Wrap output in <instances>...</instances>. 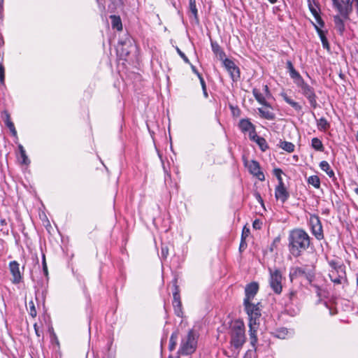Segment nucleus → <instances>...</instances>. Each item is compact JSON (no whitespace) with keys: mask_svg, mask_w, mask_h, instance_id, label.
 <instances>
[{"mask_svg":"<svg viewBox=\"0 0 358 358\" xmlns=\"http://www.w3.org/2000/svg\"><path fill=\"white\" fill-rule=\"evenodd\" d=\"M229 321L225 322L229 335V345L231 350L239 353L246 343L245 327L243 320L240 319L232 320L228 317Z\"/></svg>","mask_w":358,"mask_h":358,"instance_id":"1","label":"nucleus"},{"mask_svg":"<svg viewBox=\"0 0 358 358\" xmlns=\"http://www.w3.org/2000/svg\"><path fill=\"white\" fill-rule=\"evenodd\" d=\"M310 237L301 228H295L289 232L288 249L294 257H300L310 245Z\"/></svg>","mask_w":358,"mask_h":358,"instance_id":"2","label":"nucleus"},{"mask_svg":"<svg viewBox=\"0 0 358 358\" xmlns=\"http://www.w3.org/2000/svg\"><path fill=\"white\" fill-rule=\"evenodd\" d=\"M331 267L329 273V277L334 285H341L343 282H348L345 266L336 259L328 261Z\"/></svg>","mask_w":358,"mask_h":358,"instance_id":"3","label":"nucleus"},{"mask_svg":"<svg viewBox=\"0 0 358 358\" xmlns=\"http://www.w3.org/2000/svg\"><path fill=\"white\" fill-rule=\"evenodd\" d=\"M197 335L193 330H189L187 334L182 338L178 354L181 355H189L193 354L197 348Z\"/></svg>","mask_w":358,"mask_h":358,"instance_id":"4","label":"nucleus"},{"mask_svg":"<svg viewBox=\"0 0 358 358\" xmlns=\"http://www.w3.org/2000/svg\"><path fill=\"white\" fill-rule=\"evenodd\" d=\"M301 89V94L308 100L309 103L313 109L318 107L317 101V96L313 87L305 82L303 78L294 83Z\"/></svg>","mask_w":358,"mask_h":358,"instance_id":"5","label":"nucleus"},{"mask_svg":"<svg viewBox=\"0 0 358 358\" xmlns=\"http://www.w3.org/2000/svg\"><path fill=\"white\" fill-rule=\"evenodd\" d=\"M268 283L271 289L276 294H280L282 292V275L280 269L268 268Z\"/></svg>","mask_w":358,"mask_h":358,"instance_id":"6","label":"nucleus"},{"mask_svg":"<svg viewBox=\"0 0 358 358\" xmlns=\"http://www.w3.org/2000/svg\"><path fill=\"white\" fill-rule=\"evenodd\" d=\"M334 7L344 20L350 19V15L353 10V4L356 0H331Z\"/></svg>","mask_w":358,"mask_h":358,"instance_id":"7","label":"nucleus"},{"mask_svg":"<svg viewBox=\"0 0 358 358\" xmlns=\"http://www.w3.org/2000/svg\"><path fill=\"white\" fill-rule=\"evenodd\" d=\"M249 336L251 346L256 350L258 341L257 333L259 327V315H249Z\"/></svg>","mask_w":358,"mask_h":358,"instance_id":"8","label":"nucleus"},{"mask_svg":"<svg viewBox=\"0 0 358 358\" xmlns=\"http://www.w3.org/2000/svg\"><path fill=\"white\" fill-rule=\"evenodd\" d=\"M309 226L312 234L317 240L321 241L324 238L322 222L317 215L313 214L310 215Z\"/></svg>","mask_w":358,"mask_h":358,"instance_id":"9","label":"nucleus"},{"mask_svg":"<svg viewBox=\"0 0 358 358\" xmlns=\"http://www.w3.org/2000/svg\"><path fill=\"white\" fill-rule=\"evenodd\" d=\"M264 93L261 92L260 90L254 87L252 89V94L256 99V101L261 105L271 108V105L266 101L267 99L271 97V93L269 90L268 86L267 85H263Z\"/></svg>","mask_w":358,"mask_h":358,"instance_id":"10","label":"nucleus"},{"mask_svg":"<svg viewBox=\"0 0 358 358\" xmlns=\"http://www.w3.org/2000/svg\"><path fill=\"white\" fill-rule=\"evenodd\" d=\"M222 65L229 73L233 82H238L241 79V70L240 68L235 64V62L230 59H224Z\"/></svg>","mask_w":358,"mask_h":358,"instance_id":"11","label":"nucleus"},{"mask_svg":"<svg viewBox=\"0 0 358 358\" xmlns=\"http://www.w3.org/2000/svg\"><path fill=\"white\" fill-rule=\"evenodd\" d=\"M8 269L12 276L10 280L14 285L20 284L23 280V273L20 271V264L15 261H11L8 264Z\"/></svg>","mask_w":358,"mask_h":358,"instance_id":"12","label":"nucleus"},{"mask_svg":"<svg viewBox=\"0 0 358 358\" xmlns=\"http://www.w3.org/2000/svg\"><path fill=\"white\" fill-rule=\"evenodd\" d=\"M244 164L248 168L250 174L256 177L260 181L265 180V176L261 170L259 163L257 160L253 159L250 162L245 160Z\"/></svg>","mask_w":358,"mask_h":358,"instance_id":"13","label":"nucleus"},{"mask_svg":"<svg viewBox=\"0 0 358 358\" xmlns=\"http://www.w3.org/2000/svg\"><path fill=\"white\" fill-rule=\"evenodd\" d=\"M180 292V291L179 286L177 285V281L176 280L173 285V301H172V305H173L175 313H182V305Z\"/></svg>","mask_w":358,"mask_h":358,"instance_id":"14","label":"nucleus"},{"mask_svg":"<svg viewBox=\"0 0 358 358\" xmlns=\"http://www.w3.org/2000/svg\"><path fill=\"white\" fill-rule=\"evenodd\" d=\"M299 277H304L308 281L311 282L314 278V274L308 271L306 268L299 266L292 268L289 273L290 280H292Z\"/></svg>","mask_w":358,"mask_h":358,"instance_id":"15","label":"nucleus"},{"mask_svg":"<svg viewBox=\"0 0 358 358\" xmlns=\"http://www.w3.org/2000/svg\"><path fill=\"white\" fill-rule=\"evenodd\" d=\"M254 299L243 300V305L245 313H258L262 310V302L257 303L253 301Z\"/></svg>","mask_w":358,"mask_h":358,"instance_id":"16","label":"nucleus"},{"mask_svg":"<svg viewBox=\"0 0 358 358\" xmlns=\"http://www.w3.org/2000/svg\"><path fill=\"white\" fill-rule=\"evenodd\" d=\"M259 290V284L256 281H252L250 283H248L244 289V299L243 300L247 299H254L255 296L257 294Z\"/></svg>","mask_w":358,"mask_h":358,"instance_id":"17","label":"nucleus"},{"mask_svg":"<svg viewBox=\"0 0 358 358\" xmlns=\"http://www.w3.org/2000/svg\"><path fill=\"white\" fill-rule=\"evenodd\" d=\"M275 197L277 200H280L282 203H285L289 198V192L286 188L285 183L278 184L275 188Z\"/></svg>","mask_w":358,"mask_h":358,"instance_id":"18","label":"nucleus"},{"mask_svg":"<svg viewBox=\"0 0 358 358\" xmlns=\"http://www.w3.org/2000/svg\"><path fill=\"white\" fill-rule=\"evenodd\" d=\"M1 118L3 119L4 124L9 129L10 133L13 136H17V131L15 127L14 123L11 120L10 115L6 110L1 113Z\"/></svg>","mask_w":358,"mask_h":358,"instance_id":"19","label":"nucleus"},{"mask_svg":"<svg viewBox=\"0 0 358 358\" xmlns=\"http://www.w3.org/2000/svg\"><path fill=\"white\" fill-rule=\"evenodd\" d=\"M212 51L214 55L220 60L224 62V59H227L226 54L222 47L215 41H210Z\"/></svg>","mask_w":358,"mask_h":358,"instance_id":"20","label":"nucleus"},{"mask_svg":"<svg viewBox=\"0 0 358 358\" xmlns=\"http://www.w3.org/2000/svg\"><path fill=\"white\" fill-rule=\"evenodd\" d=\"M343 20V17L340 14L334 17L335 28L340 35H343L345 29Z\"/></svg>","mask_w":358,"mask_h":358,"instance_id":"21","label":"nucleus"},{"mask_svg":"<svg viewBox=\"0 0 358 358\" xmlns=\"http://www.w3.org/2000/svg\"><path fill=\"white\" fill-rule=\"evenodd\" d=\"M258 112L259 114V116L262 118H264L267 120H273L275 118V115L272 111V108H266L264 106V108H259Z\"/></svg>","mask_w":358,"mask_h":358,"instance_id":"22","label":"nucleus"},{"mask_svg":"<svg viewBox=\"0 0 358 358\" xmlns=\"http://www.w3.org/2000/svg\"><path fill=\"white\" fill-rule=\"evenodd\" d=\"M320 168L321 170H322L324 172L327 173V175L332 179V180L334 182L337 180L336 177L335 176L334 171L331 168L329 164L327 161H322L320 164Z\"/></svg>","mask_w":358,"mask_h":358,"instance_id":"23","label":"nucleus"},{"mask_svg":"<svg viewBox=\"0 0 358 358\" xmlns=\"http://www.w3.org/2000/svg\"><path fill=\"white\" fill-rule=\"evenodd\" d=\"M286 67L289 73V76L294 80V83L302 78L300 73L294 69L292 61H287Z\"/></svg>","mask_w":358,"mask_h":358,"instance_id":"24","label":"nucleus"},{"mask_svg":"<svg viewBox=\"0 0 358 358\" xmlns=\"http://www.w3.org/2000/svg\"><path fill=\"white\" fill-rule=\"evenodd\" d=\"M313 24L320 38V40H321V42L322 44V47L329 51L330 50V45H329L328 39L325 36L324 31H322V29H320V27H319L317 24H315V23L313 22Z\"/></svg>","mask_w":358,"mask_h":358,"instance_id":"25","label":"nucleus"},{"mask_svg":"<svg viewBox=\"0 0 358 358\" xmlns=\"http://www.w3.org/2000/svg\"><path fill=\"white\" fill-rule=\"evenodd\" d=\"M255 125L250 122L248 118H243L240 120L238 127L243 133H246L253 128Z\"/></svg>","mask_w":358,"mask_h":358,"instance_id":"26","label":"nucleus"},{"mask_svg":"<svg viewBox=\"0 0 358 358\" xmlns=\"http://www.w3.org/2000/svg\"><path fill=\"white\" fill-rule=\"evenodd\" d=\"M281 96L282 97L283 100L290 105L295 110L299 112L302 110V106L296 101L292 100L291 98H289L286 93H281Z\"/></svg>","mask_w":358,"mask_h":358,"instance_id":"27","label":"nucleus"},{"mask_svg":"<svg viewBox=\"0 0 358 358\" xmlns=\"http://www.w3.org/2000/svg\"><path fill=\"white\" fill-rule=\"evenodd\" d=\"M111 20V26L113 29H116L117 31L122 30V23L120 16L113 15L110 16Z\"/></svg>","mask_w":358,"mask_h":358,"instance_id":"28","label":"nucleus"},{"mask_svg":"<svg viewBox=\"0 0 358 358\" xmlns=\"http://www.w3.org/2000/svg\"><path fill=\"white\" fill-rule=\"evenodd\" d=\"M18 148H19L20 154V156L19 158L20 164L22 165H27V166L29 165L30 164V160L29 159V158L26 154V151L24 149V147L22 145H19Z\"/></svg>","mask_w":358,"mask_h":358,"instance_id":"29","label":"nucleus"},{"mask_svg":"<svg viewBox=\"0 0 358 358\" xmlns=\"http://www.w3.org/2000/svg\"><path fill=\"white\" fill-rule=\"evenodd\" d=\"M317 125L319 130L326 131L330 128V124L325 117H320L317 121Z\"/></svg>","mask_w":358,"mask_h":358,"instance_id":"30","label":"nucleus"},{"mask_svg":"<svg viewBox=\"0 0 358 358\" xmlns=\"http://www.w3.org/2000/svg\"><path fill=\"white\" fill-rule=\"evenodd\" d=\"M279 146L280 148L289 153L293 152L295 148V145L292 143L285 141H281Z\"/></svg>","mask_w":358,"mask_h":358,"instance_id":"31","label":"nucleus"},{"mask_svg":"<svg viewBox=\"0 0 358 358\" xmlns=\"http://www.w3.org/2000/svg\"><path fill=\"white\" fill-rule=\"evenodd\" d=\"M311 146L317 151L323 152L324 150L322 141L317 137L312 138Z\"/></svg>","mask_w":358,"mask_h":358,"instance_id":"32","label":"nucleus"},{"mask_svg":"<svg viewBox=\"0 0 358 358\" xmlns=\"http://www.w3.org/2000/svg\"><path fill=\"white\" fill-rule=\"evenodd\" d=\"M307 182L315 189H319L320 187V179L316 175L309 176L307 179Z\"/></svg>","mask_w":358,"mask_h":358,"instance_id":"33","label":"nucleus"},{"mask_svg":"<svg viewBox=\"0 0 358 358\" xmlns=\"http://www.w3.org/2000/svg\"><path fill=\"white\" fill-rule=\"evenodd\" d=\"M259 147L260 150L263 152L268 149V143L266 139L262 136H259L255 141Z\"/></svg>","mask_w":358,"mask_h":358,"instance_id":"34","label":"nucleus"},{"mask_svg":"<svg viewBox=\"0 0 358 358\" xmlns=\"http://www.w3.org/2000/svg\"><path fill=\"white\" fill-rule=\"evenodd\" d=\"M178 338V332L177 331L173 332L171 336L170 341H169V348L171 351H172L175 349V348L177 345Z\"/></svg>","mask_w":358,"mask_h":358,"instance_id":"35","label":"nucleus"},{"mask_svg":"<svg viewBox=\"0 0 358 358\" xmlns=\"http://www.w3.org/2000/svg\"><path fill=\"white\" fill-rule=\"evenodd\" d=\"M189 10L194 15V18L198 21L199 16H198V10L196 8V0H189Z\"/></svg>","mask_w":358,"mask_h":358,"instance_id":"36","label":"nucleus"},{"mask_svg":"<svg viewBox=\"0 0 358 358\" xmlns=\"http://www.w3.org/2000/svg\"><path fill=\"white\" fill-rule=\"evenodd\" d=\"M273 175L277 178L278 184H283V180L282 178V174L283 173L282 170L280 168H275L273 170Z\"/></svg>","mask_w":358,"mask_h":358,"instance_id":"37","label":"nucleus"},{"mask_svg":"<svg viewBox=\"0 0 358 358\" xmlns=\"http://www.w3.org/2000/svg\"><path fill=\"white\" fill-rule=\"evenodd\" d=\"M281 238L280 236L275 237L274 240L273 241L271 246H270V250L273 252L275 249H277L280 242Z\"/></svg>","mask_w":358,"mask_h":358,"instance_id":"38","label":"nucleus"},{"mask_svg":"<svg viewBox=\"0 0 358 358\" xmlns=\"http://www.w3.org/2000/svg\"><path fill=\"white\" fill-rule=\"evenodd\" d=\"M315 20H316V24L319 27H320V29H322V27H324V20L322 19L321 16H320V12L318 13H317L316 15H313Z\"/></svg>","mask_w":358,"mask_h":358,"instance_id":"39","label":"nucleus"},{"mask_svg":"<svg viewBox=\"0 0 358 358\" xmlns=\"http://www.w3.org/2000/svg\"><path fill=\"white\" fill-rule=\"evenodd\" d=\"M5 83V68L3 64L0 63V85Z\"/></svg>","mask_w":358,"mask_h":358,"instance_id":"40","label":"nucleus"},{"mask_svg":"<svg viewBox=\"0 0 358 358\" xmlns=\"http://www.w3.org/2000/svg\"><path fill=\"white\" fill-rule=\"evenodd\" d=\"M248 132H249V138H250V139L251 141H255V140L259 136L257 135V134L256 132L255 126L253 127V128L251 129Z\"/></svg>","mask_w":358,"mask_h":358,"instance_id":"41","label":"nucleus"},{"mask_svg":"<svg viewBox=\"0 0 358 358\" xmlns=\"http://www.w3.org/2000/svg\"><path fill=\"white\" fill-rule=\"evenodd\" d=\"M308 8L310 11V13L313 14V15H316L317 13H318L320 12V10H317L312 4L311 3V1L310 0H308Z\"/></svg>","mask_w":358,"mask_h":358,"instance_id":"42","label":"nucleus"},{"mask_svg":"<svg viewBox=\"0 0 358 358\" xmlns=\"http://www.w3.org/2000/svg\"><path fill=\"white\" fill-rule=\"evenodd\" d=\"M42 265H43V273H44L45 276H48V266H47L45 255H43Z\"/></svg>","mask_w":358,"mask_h":358,"instance_id":"43","label":"nucleus"},{"mask_svg":"<svg viewBox=\"0 0 358 358\" xmlns=\"http://www.w3.org/2000/svg\"><path fill=\"white\" fill-rule=\"evenodd\" d=\"M262 226V222L259 219H255L252 222V227L253 229L257 230L260 229Z\"/></svg>","mask_w":358,"mask_h":358,"instance_id":"44","label":"nucleus"},{"mask_svg":"<svg viewBox=\"0 0 358 358\" xmlns=\"http://www.w3.org/2000/svg\"><path fill=\"white\" fill-rule=\"evenodd\" d=\"M248 244L246 241L243 238L241 239L240 245H239V251L241 252H243L247 248Z\"/></svg>","mask_w":358,"mask_h":358,"instance_id":"45","label":"nucleus"},{"mask_svg":"<svg viewBox=\"0 0 358 358\" xmlns=\"http://www.w3.org/2000/svg\"><path fill=\"white\" fill-rule=\"evenodd\" d=\"M249 234H250V229L248 228H247L246 227H244L243 229V231H242V234H241V238H243L244 240H245L246 238L249 236Z\"/></svg>","mask_w":358,"mask_h":358,"instance_id":"46","label":"nucleus"},{"mask_svg":"<svg viewBox=\"0 0 358 358\" xmlns=\"http://www.w3.org/2000/svg\"><path fill=\"white\" fill-rule=\"evenodd\" d=\"M198 78L199 79L202 90H205V88H206V85L202 75L201 73H198Z\"/></svg>","mask_w":358,"mask_h":358,"instance_id":"47","label":"nucleus"},{"mask_svg":"<svg viewBox=\"0 0 358 358\" xmlns=\"http://www.w3.org/2000/svg\"><path fill=\"white\" fill-rule=\"evenodd\" d=\"M29 308L30 309V313H36V310L34 301H31L29 302Z\"/></svg>","mask_w":358,"mask_h":358,"instance_id":"48","label":"nucleus"},{"mask_svg":"<svg viewBox=\"0 0 358 358\" xmlns=\"http://www.w3.org/2000/svg\"><path fill=\"white\" fill-rule=\"evenodd\" d=\"M177 51H178V54L180 55V56L184 59V61L186 63H189V62L188 58L186 57V55L179 48L177 49Z\"/></svg>","mask_w":358,"mask_h":358,"instance_id":"49","label":"nucleus"},{"mask_svg":"<svg viewBox=\"0 0 358 358\" xmlns=\"http://www.w3.org/2000/svg\"><path fill=\"white\" fill-rule=\"evenodd\" d=\"M287 331L285 329H282L278 331V337L284 338L285 336L287 334Z\"/></svg>","mask_w":358,"mask_h":358,"instance_id":"50","label":"nucleus"},{"mask_svg":"<svg viewBox=\"0 0 358 358\" xmlns=\"http://www.w3.org/2000/svg\"><path fill=\"white\" fill-rule=\"evenodd\" d=\"M288 297L290 301H293L296 297V292L291 290L288 294Z\"/></svg>","mask_w":358,"mask_h":358,"instance_id":"51","label":"nucleus"},{"mask_svg":"<svg viewBox=\"0 0 358 358\" xmlns=\"http://www.w3.org/2000/svg\"><path fill=\"white\" fill-rule=\"evenodd\" d=\"M255 195H256L257 199H258V200H259L262 203H263V199H262L260 194L257 192V193H256V194H255Z\"/></svg>","mask_w":358,"mask_h":358,"instance_id":"52","label":"nucleus"},{"mask_svg":"<svg viewBox=\"0 0 358 358\" xmlns=\"http://www.w3.org/2000/svg\"><path fill=\"white\" fill-rule=\"evenodd\" d=\"M113 4H118L122 3V0H110Z\"/></svg>","mask_w":358,"mask_h":358,"instance_id":"53","label":"nucleus"},{"mask_svg":"<svg viewBox=\"0 0 358 358\" xmlns=\"http://www.w3.org/2000/svg\"><path fill=\"white\" fill-rule=\"evenodd\" d=\"M34 327L36 334L38 335V325L37 324V323H35L34 324Z\"/></svg>","mask_w":358,"mask_h":358,"instance_id":"54","label":"nucleus"},{"mask_svg":"<svg viewBox=\"0 0 358 358\" xmlns=\"http://www.w3.org/2000/svg\"><path fill=\"white\" fill-rule=\"evenodd\" d=\"M192 69L193 72L195 73L198 76V73H199L197 71V69L195 68V66H192Z\"/></svg>","mask_w":358,"mask_h":358,"instance_id":"55","label":"nucleus"},{"mask_svg":"<svg viewBox=\"0 0 358 358\" xmlns=\"http://www.w3.org/2000/svg\"><path fill=\"white\" fill-rule=\"evenodd\" d=\"M203 90V94L205 96V97H208V93H207V90L206 88H205V90Z\"/></svg>","mask_w":358,"mask_h":358,"instance_id":"56","label":"nucleus"},{"mask_svg":"<svg viewBox=\"0 0 358 358\" xmlns=\"http://www.w3.org/2000/svg\"><path fill=\"white\" fill-rule=\"evenodd\" d=\"M271 3L273 4V3H275L278 0H268Z\"/></svg>","mask_w":358,"mask_h":358,"instance_id":"57","label":"nucleus"},{"mask_svg":"<svg viewBox=\"0 0 358 358\" xmlns=\"http://www.w3.org/2000/svg\"><path fill=\"white\" fill-rule=\"evenodd\" d=\"M355 192L358 195V186L355 189Z\"/></svg>","mask_w":358,"mask_h":358,"instance_id":"58","label":"nucleus"},{"mask_svg":"<svg viewBox=\"0 0 358 358\" xmlns=\"http://www.w3.org/2000/svg\"><path fill=\"white\" fill-rule=\"evenodd\" d=\"M355 138H356V141L358 142V131H357Z\"/></svg>","mask_w":358,"mask_h":358,"instance_id":"59","label":"nucleus"},{"mask_svg":"<svg viewBox=\"0 0 358 358\" xmlns=\"http://www.w3.org/2000/svg\"><path fill=\"white\" fill-rule=\"evenodd\" d=\"M338 274L339 273H335V275H334L335 278H338Z\"/></svg>","mask_w":358,"mask_h":358,"instance_id":"60","label":"nucleus"},{"mask_svg":"<svg viewBox=\"0 0 358 358\" xmlns=\"http://www.w3.org/2000/svg\"><path fill=\"white\" fill-rule=\"evenodd\" d=\"M356 285H357V286L358 287V276L356 278Z\"/></svg>","mask_w":358,"mask_h":358,"instance_id":"61","label":"nucleus"},{"mask_svg":"<svg viewBox=\"0 0 358 358\" xmlns=\"http://www.w3.org/2000/svg\"><path fill=\"white\" fill-rule=\"evenodd\" d=\"M169 358H172V357H169Z\"/></svg>","mask_w":358,"mask_h":358,"instance_id":"62","label":"nucleus"}]
</instances>
